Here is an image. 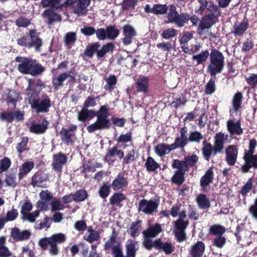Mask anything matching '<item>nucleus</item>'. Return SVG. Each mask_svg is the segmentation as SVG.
<instances>
[{"instance_id": "nucleus-31", "label": "nucleus", "mask_w": 257, "mask_h": 257, "mask_svg": "<svg viewBox=\"0 0 257 257\" xmlns=\"http://www.w3.org/2000/svg\"><path fill=\"white\" fill-rule=\"evenodd\" d=\"M34 167V163L33 161H27L23 163L19 169L18 178L21 180L25 176L30 172Z\"/></svg>"}, {"instance_id": "nucleus-49", "label": "nucleus", "mask_w": 257, "mask_h": 257, "mask_svg": "<svg viewBox=\"0 0 257 257\" xmlns=\"http://www.w3.org/2000/svg\"><path fill=\"white\" fill-rule=\"evenodd\" d=\"M88 194L85 190L80 189L72 195V199L75 202H82L88 197Z\"/></svg>"}, {"instance_id": "nucleus-43", "label": "nucleus", "mask_w": 257, "mask_h": 257, "mask_svg": "<svg viewBox=\"0 0 257 257\" xmlns=\"http://www.w3.org/2000/svg\"><path fill=\"white\" fill-rule=\"evenodd\" d=\"M5 182L9 186L14 188L17 186L16 170L13 169L6 174Z\"/></svg>"}, {"instance_id": "nucleus-24", "label": "nucleus", "mask_w": 257, "mask_h": 257, "mask_svg": "<svg viewBox=\"0 0 257 257\" xmlns=\"http://www.w3.org/2000/svg\"><path fill=\"white\" fill-rule=\"evenodd\" d=\"M155 245L156 249L163 251L166 254H170L174 251V246L171 242H164L161 238H158Z\"/></svg>"}, {"instance_id": "nucleus-4", "label": "nucleus", "mask_w": 257, "mask_h": 257, "mask_svg": "<svg viewBox=\"0 0 257 257\" xmlns=\"http://www.w3.org/2000/svg\"><path fill=\"white\" fill-rule=\"evenodd\" d=\"M66 240V237L63 233H57L50 237H44L40 239L38 244L42 250L48 249L49 253L51 255L56 256L59 253L58 244L63 243Z\"/></svg>"}, {"instance_id": "nucleus-14", "label": "nucleus", "mask_w": 257, "mask_h": 257, "mask_svg": "<svg viewBox=\"0 0 257 257\" xmlns=\"http://www.w3.org/2000/svg\"><path fill=\"white\" fill-rule=\"evenodd\" d=\"M225 139L223 134L218 133L216 134L214 146L210 144V157L212 155L215 156L218 153H222Z\"/></svg>"}, {"instance_id": "nucleus-51", "label": "nucleus", "mask_w": 257, "mask_h": 257, "mask_svg": "<svg viewBox=\"0 0 257 257\" xmlns=\"http://www.w3.org/2000/svg\"><path fill=\"white\" fill-rule=\"evenodd\" d=\"M196 202L200 208L205 209L209 207V200L203 194H200L196 198Z\"/></svg>"}, {"instance_id": "nucleus-58", "label": "nucleus", "mask_w": 257, "mask_h": 257, "mask_svg": "<svg viewBox=\"0 0 257 257\" xmlns=\"http://www.w3.org/2000/svg\"><path fill=\"white\" fill-rule=\"evenodd\" d=\"M110 187V185H108L106 183H103L98 190L99 196L103 199H105L107 197L111 191Z\"/></svg>"}, {"instance_id": "nucleus-16", "label": "nucleus", "mask_w": 257, "mask_h": 257, "mask_svg": "<svg viewBox=\"0 0 257 257\" xmlns=\"http://www.w3.org/2000/svg\"><path fill=\"white\" fill-rule=\"evenodd\" d=\"M225 159L227 164L232 166L235 165L238 157V148L235 145H229L225 150Z\"/></svg>"}, {"instance_id": "nucleus-61", "label": "nucleus", "mask_w": 257, "mask_h": 257, "mask_svg": "<svg viewBox=\"0 0 257 257\" xmlns=\"http://www.w3.org/2000/svg\"><path fill=\"white\" fill-rule=\"evenodd\" d=\"M12 162L10 158L5 157L0 161V173L7 171L10 167Z\"/></svg>"}, {"instance_id": "nucleus-45", "label": "nucleus", "mask_w": 257, "mask_h": 257, "mask_svg": "<svg viewBox=\"0 0 257 257\" xmlns=\"http://www.w3.org/2000/svg\"><path fill=\"white\" fill-rule=\"evenodd\" d=\"M117 237V233L115 229L113 228L111 234L108 239L105 242L104 245V249L105 250L112 249V248L114 246L113 245L116 242Z\"/></svg>"}, {"instance_id": "nucleus-32", "label": "nucleus", "mask_w": 257, "mask_h": 257, "mask_svg": "<svg viewBox=\"0 0 257 257\" xmlns=\"http://www.w3.org/2000/svg\"><path fill=\"white\" fill-rule=\"evenodd\" d=\"M54 10H46L43 13L44 17L48 18L47 23L52 24L55 21L60 22L62 20L61 16L55 12Z\"/></svg>"}, {"instance_id": "nucleus-22", "label": "nucleus", "mask_w": 257, "mask_h": 257, "mask_svg": "<svg viewBox=\"0 0 257 257\" xmlns=\"http://www.w3.org/2000/svg\"><path fill=\"white\" fill-rule=\"evenodd\" d=\"M125 247L126 254L124 257H136L139 250V243L137 241L128 239Z\"/></svg>"}, {"instance_id": "nucleus-20", "label": "nucleus", "mask_w": 257, "mask_h": 257, "mask_svg": "<svg viewBox=\"0 0 257 257\" xmlns=\"http://www.w3.org/2000/svg\"><path fill=\"white\" fill-rule=\"evenodd\" d=\"M49 124V121L44 118L42 119V123L40 124L35 122L32 123L29 127V131L31 133L36 135L43 134L46 133L48 128Z\"/></svg>"}, {"instance_id": "nucleus-7", "label": "nucleus", "mask_w": 257, "mask_h": 257, "mask_svg": "<svg viewBox=\"0 0 257 257\" xmlns=\"http://www.w3.org/2000/svg\"><path fill=\"white\" fill-rule=\"evenodd\" d=\"M224 67V57L218 50L213 49L210 53V74L215 77L217 74L221 73Z\"/></svg>"}, {"instance_id": "nucleus-28", "label": "nucleus", "mask_w": 257, "mask_h": 257, "mask_svg": "<svg viewBox=\"0 0 257 257\" xmlns=\"http://www.w3.org/2000/svg\"><path fill=\"white\" fill-rule=\"evenodd\" d=\"M162 231L163 229L161 224L157 223L154 225L149 226L147 229L144 230L143 235V236H146L151 238H155Z\"/></svg>"}, {"instance_id": "nucleus-62", "label": "nucleus", "mask_w": 257, "mask_h": 257, "mask_svg": "<svg viewBox=\"0 0 257 257\" xmlns=\"http://www.w3.org/2000/svg\"><path fill=\"white\" fill-rule=\"evenodd\" d=\"M42 44V40L40 38H36L29 42L28 48L34 47L36 51L40 52Z\"/></svg>"}, {"instance_id": "nucleus-44", "label": "nucleus", "mask_w": 257, "mask_h": 257, "mask_svg": "<svg viewBox=\"0 0 257 257\" xmlns=\"http://www.w3.org/2000/svg\"><path fill=\"white\" fill-rule=\"evenodd\" d=\"M172 166L174 169H177L176 172L185 173L189 171L184 160H174Z\"/></svg>"}, {"instance_id": "nucleus-27", "label": "nucleus", "mask_w": 257, "mask_h": 257, "mask_svg": "<svg viewBox=\"0 0 257 257\" xmlns=\"http://www.w3.org/2000/svg\"><path fill=\"white\" fill-rule=\"evenodd\" d=\"M48 179V176L46 174L38 172L32 177L31 184L33 187H43L41 184Z\"/></svg>"}, {"instance_id": "nucleus-30", "label": "nucleus", "mask_w": 257, "mask_h": 257, "mask_svg": "<svg viewBox=\"0 0 257 257\" xmlns=\"http://www.w3.org/2000/svg\"><path fill=\"white\" fill-rule=\"evenodd\" d=\"M173 146V144L171 145L160 144L155 147V152L157 155L162 157L168 154L170 151L177 149V148L172 147Z\"/></svg>"}, {"instance_id": "nucleus-63", "label": "nucleus", "mask_w": 257, "mask_h": 257, "mask_svg": "<svg viewBox=\"0 0 257 257\" xmlns=\"http://www.w3.org/2000/svg\"><path fill=\"white\" fill-rule=\"evenodd\" d=\"M188 225L189 221H184L183 219H178L175 221V231H185Z\"/></svg>"}, {"instance_id": "nucleus-48", "label": "nucleus", "mask_w": 257, "mask_h": 257, "mask_svg": "<svg viewBox=\"0 0 257 257\" xmlns=\"http://www.w3.org/2000/svg\"><path fill=\"white\" fill-rule=\"evenodd\" d=\"M226 238L223 235L216 236L211 239L212 245L218 248H222L226 244Z\"/></svg>"}, {"instance_id": "nucleus-35", "label": "nucleus", "mask_w": 257, "mask_h": 257, "mask_svg": "<svg viewBox=\"0 0 257 257\" xmlns=\"http://www.w3.org/2000/svg\"><path fill=\"white\" fill-rule=\"evenodd\" d=\"M137 91L147 93L148 92L149 79L146 77H142L138 79L136 83Z\"/></svg>"}, {"instance_id": "nucleus-40", "label": "nucleus", "mask_w": 257, "mask_h": 257, "mask_svg": "<svg viewBox=\"0 0 257 257\" xmlns=\"http://www.w3.org/2000/svg\"><path fill=\"white\" fill-rule=\"evenodd\" d=\"M114 48V45L112 42L107 43L103 45L97 52V58L101 59L104 57L106 53L112 52Z\"/></svg>"}, {"instance_id": "nucleus-34", "label": "nucleus", "mask_w": 257, "mask_h": 257, "mask_svg": "<svg viewBox=\"0 0 257 257\" xmlns=\"http://www.w3.org/2000/svg\"><path fill=\"white\" fill-rule=\"evenodd\" d=\"M147 171L149 172H157L158 169H160V165L152 157L147 158L144 165Z\"/></svg>"}, {"instance_id": "nucleus-10", "label": "nucleus", "mask_w": 257, "mask_h": 257, "mask_svg": "<svg viewBox=\"0 0 257 257\" xmlns=\"http://www.w3.org/2000/svg\"><path fill=\"white\" fill-rule=\"evenodd\" d=\"M254 154L245 153L243 154L242 158L244 163L239 169L242 173H247L251 168L257 169V155Z\"/></svg>"}, {"instance_id": "nucleus-60", "label": "nucleus", "mask_w": 257, "mask_h": 257, "mask_svg": "<svg viewBox=\"0 0 257 257\" xmlns=\"http://www.w3.org/2000/svg\"><path fill=\"white\" fill-rule=\"evenodd\" d=\"M80 172L81 174H86L89 172H95L94 167L93 165L90 163V162H84L82 165L80 167Z\"/></svg>"}, {"instance_id": "nucleus-19", "label": "nucleus", "mask_w": 257, "mask_h": 257, "mask_svg": "<svg viewBox=\"0 0 257 257\" xmlns=\"http://www.w3.org/2000/svg\"><path fill=\"white\" fill-rule=\"evenodd\" d=\"M249 23L246 17L241 22L236 21L233 25V30L231 33L233 34L235 37L242 36L248 29Z\"/></svg>"}, {"instance_id": "nucleus-5", "label": "nucleus", "mask_w": 257, "mask_h": 257, "mask_svg": "<svg viewBox=\"0 0 257 257\" xmlns=\"http://www.w3.org/2000/svg\"><path fill=\"white\" fill-rule=\"evenodd\" d=\"M109 110L108 104H104L100 107L95 115L97 117L96 120L86 127L89 133H92L96 131L108 130L110 128L111 123L108 118Z\"/></svg>"}, {"instance_id": "nucleus-12", "label": "nucleus", "mask_w": 257, "mask_h": 257, "mask_svg": "<svg viewBox=\"0 0 257 257\" xmlns=\"http://www.w3.org/2000/svg\"><path fill=\"white\" fill-rule=\"evenodd\" d=\"M128 185L127 178L125 177L122 173H119L110 184V186L113 190L121 192L126 190Z\"/></svg>"}, {"instance_id": "nucleus-47", "label": "nucleus", "mask_w": 257, "mask_h": 257, "mask_svg": "<svg viewBox=\"0 0 257 257\" xmlns=\"http://www.w3.org/2000/svg\"><path fill=\"white\" fill-rule=\"evenodd\" d=\"M106 31L107 39L110 40H114L119 34V30L114 25L107 26Z\"/></svg>"}, {"instance_id": "nucleus-53", "label": "nucleus", "mask_w": 257, "mask_h": 257, "mask_svg": "<svg viewBox=\"0 0 257 257\" xmlns=\"http://www.w3.org/2000/svg\"><path fill=\"white\" fill-rule=\"evenodd\" d=\"M242 98V94L240 92H236L234 95L232 100V105L233 107V109L235 111H237L239 110V109L241 107V104Z\"/></svg>"}, {"instance_id": "nucleus-46", "label": "nucleus", "mask_w": 257, "mask_h": 257, "mask_svg": "<svg viewBox=\"0 0 257 257\" xmlns=\"http://www.w3.org/2000/svg\"><path fill=\"white\" fill-rule=\"evenodd\" d=\"M141 222L140 220L132 222L129 230H127L132 236L135 237L139 235L140 231L141 228Z\"/></svg>"}, {"instance_id": "nucleus-55", "label": "nucleus", "mask_w": 257, "mask_h": 257, "mask_svg": "<svg viewBox=\"0 0 257 257\" xmlns=\"http://www.w3.org/2000/svg\"><path fill=\"white\" fill-rule=\"evenodd\" d=\"M185 173L175 172L174 175L171 178V181L173 183L180 186L185 181Z\"/></svg>"}, {"instance_id": "nucleus-41", "label": "nucleus", "mask_w": 257, "mask_h": 257, "mask_svg": "<svg viewBox=\"0 0 257 257\" xmlns=\"http://www.w3.org/2000/svg\"><path fill=\"white\" fill-rule=\"evenodd\" d=\"M226 229L220 224L215 223L210 226V235L212 236L223 235Z\"/></svg>"}, {"instance_id": "nucleus-26", "label": "nucleus", "mask_w": 257, "mask_h": 257, "mask_svg": "<svg viewBox=\"0 0 257 257\" xmlns=\"http://www.w3.org/2000/svg\"><path fill=\"white\" fill-rule=\"evenodd\" d=\"M227 128L231 136L237 135H241L243 133V130L241 127V122L238 120L234 122L232 120L227 121Z\"/></svg>"}, {"instance_id": "nucleus-8", "label": "nucleus", "mask_w": 257, "mask_h": 257, "mask_svg": "<svg viewBox=\"0 0 257 257\" xmlns=\"http://www.w3.org/2000/svg\"><path fill=\"white\" fill-rule=\"evenodd\" d=\"M159 204V197L155 199L154 200L152 199L148 200L144 199L139 202L138 209L139 212H142L145 214L152 215L157 212Z\"/></svg>"}, {"instance_id": "nucleus-52", "label": "nucleus", "mask_w": 257, "mask_h": 257, "mask_svg": "<svg viewBox=\"0 0 257 257\" xmlns=\"http://www.w3.org/2000/svg\"><path fill=\"white\" fill-rule=\"evenodd\" d=\"M117 81V78L115 75H109L108 78L106 79L107 84L104 85V89L111 91L115 87Z\"/></svg>"}, {"instance_id": "nucleus-57", "label": "nucleus", "mask_w": 257, "mask_h": 257, "mask_svg": "<svg viewBox=\"0 0 257 257\" xmlns=\"http://www.w3.org/2000/svg\"><path fill=\"white\" fill-rule=\"evenodd\" d=\"M168 9L169 8L166 4H155L153 6L154 14L156 15H163L166 14Z\"/></svg>"}, {"instance_id": "nucleus-21", "label": "nucleus", "mask_w": 257, "mask_h": 257, "mask_svg": "<svg viewBox=\"0 0 257 257\" xmlns=\"http://www.w3.org/2000/svg\"><path fill=\"white\" fill-rule=\"evenodd\" d=\"M100 44L98 42L89 43L86 47L81 56L84 59L87 60V58H92L95 53L97 56V52L99 51Z\"/></svg>"}, {"instance_id": "nucleus-29", "label": "nucleus", "mask_w": 257, "mask_h": 257, "mask_svg": "<svg viewBox=\"0 0 257 257\" xmlns=\"http://www.w3.org/2000/svg\"><path fill=\"white\" fill-rule=\"evenodd\" d=\"M205 245L201 241H198L191 247L189 251L190 254L192 257H201L205 250Z\"/></svg>"}, {"instance_id": "nucleus-2", "label": "nucleus", "mask_w": 257, "mask_h": 257, "mask_svg": "<svg viewBox=\"0 0 257 257\" xmlns=\"http://www.w3.org/2000/svg\"><path fill=\"white\" fill-rule=\"evenodd\" d=\"M30 88L31 83L29 82L26 90L29 91L27 94L28 100L31 109L37 114L48 113L52 106V101L49 96L45 93L39 97V93L36 90L31 89Z\"/></svg>"}, {"instance_id": "nucleus-25", "label": "nucleus", "mask_w": 257, "mask_h": 257, "mask_svg": "<svg viewBox=\"0 0 257 257\" xmlns=\"http://www.w3.org/2000/svg\"><path fill=\"white\" fill-rule=\"evenodd\" d=\"M96 113L97 111L83 107L82 109L78 112L77 118L80 121L85 122L92 119L95 116Z\"/></svg>"}, {"instance_id": "nucleus-18", "label": "nucleus", "mask_w": 257, "mask_h": 257, "mask_svg": "<svg viewBox=\"0 0 257 257\" xmlns=\"http://www.w3.org/2000/svg\"><path fill=\"white\" fill-rule=\"evenodd\" d=\"M188 128L187 126H184L181 128L180 131V136L177 137L175 142L173 143L174 148H183L188 143V137H187Z\"/></svg>"}, {"instance_id": "nucleus-36", "label": "nucleus", "mask_w": 257, "mask_h": 257, "mask_svg": "<svg viewBox=\"0 0 257 257\" xmlns=\"http://www.w3.org/2000/svg\"><path fill=\"white\" fill-rule=\"evenodd\" d=\"M189 21L192 23L193 26H196L201 20L195 15L190 16L189 14L185 12L179 28H183L188 24Z\"/></svg>"}, {"instance_id": "nucleus-1", "label": "nucleus", "mask_w": 257, "mask_h": 257, "mask_svg": "<svg viewBox=\"0 0 257 257\" xmlns=\"http://www.w3.org/2000/svg\"><path fill=\"white\" fill-rule=\"evenodd\" d=\"M91 0H41L40 4L43 8H50V10L62 11L64 7L72 6L77 3L74 9V13L78 16H85L87 12L86 9L90 5Z\"/></svg>"}, {"instance_id": "nucleus-9", "label": "nucleus", "mask_w": 257, "mask_h": 257, "mask_svg": "<svg viewBox=\"0 0 257 257\" xmlns=\"http://www.w3.org/2000/svg\"><path fill=\"white\" fill-rule=\"evenodd\" d=\"M77 130V126L74 124H70L68 128L62 127L59 132L62 141L67 145L73 144Z\"/></svg>"}, {"instance_id": "nucleus-64", "label": "nucleus", "mask_w": 257, "mask_h": 257, "mask_svg": "<svg viewBox=\"0 0 257 257\" xmlns=\"http://www.w3.org/2000/svg\"><path fill=\"white\" fill-rule=\"evenodd\" d=\"M30 24V20L23 16L20 17L15 21V24L18 27L26 28Z\"/></svg>"}, {"instance_id": "nucleus-37", "label": "nucleus", "mask_w": 257, "mask_h": 257, "mask_svg": "<svg viewBox=\"0 0 257 257\" xmlns=\"http://www.w3.org/2000/svg\"><path fill=\"white\" fill-rule=\"evenodd\" d=\"M221 14L220 10L213 4L210 5V28L218 21Z\"/></svg>"}, {"instance_id": "nucleus-38", "label": "nucleus", "mask_w": 257, "mask_h": 257, "mask_svg": "<svg viewBox=\"0 0 257 257\" xmlns=\"http://www.w3.org/2000/svg\"><path fill=\"white\" fill-rule=\"evenodd\" d=\"M126 199L125 195L121 192H115L109 198V203L112 206L120 207V203Z\"/></svg>"}, {"instance_id": "nucleus-42", "label": "nucleus", "mask_w": 257, "mask_h": 257, "mask_svg": "<svg viewBox=\"0 0 257 257\" xmlns=\"http://www.w3.org/2000/svg\"><path fill=\"white\" fill-rule=\"evenodd\" d=\"M20 94L15 90H11L7 94L6 101L7 104H11L14 107L16 106L19 101Z\"/></svg>"}, {"instance_id": "nucleus-59", "label": "nucleus", "mask_w": 257, "mask_h": 257, "mask_svg": "<svg viewBox=\"0 0 257 257\" xmlns=\"http://www.w3.org/2000/svg\"><path fill=\"white\" fill-rule=\"evenodd\" d=\"M253 187L252 178H249L245 184L242 186L241 189L239 191V193L244 196V198L247 194L249 192Z\"/></svg>"}, {"instance_id": "nucleus-56", "label": "nucleus", "mask_w": 257, "mask_h": 257, "mask_svg": "<svg viewBox=\"0 0 257 257\" xmlns=\"http://www.w3.org/2000/svg\"><path fill=\"white\" fill-rule=\"evenodd\" d=\"M143 236L144 240L142 242V244L144 248L148 250H151L153 248H155L156 249V246L155 243L157 242V239L153 241L151 239L152 238L150 237H147L146 236Z\"/></svg>"}, {"instance_id": "nucleus-33", "label": "nucleus", "mask_w": 257, "mask_h": 257, "mask_svg": "<svg viewBox=\"0 0 257 257\" xmlns=\"http://www.w3.org/2000/svg\"><path fill=\"white\" fill-rule=\"evenodd\" d=\"M67 72L60 73L52 78V83L54 90H57L64 85V82L68 78Z\"/></svg>"}, {"instance_id": "nucleus-15", "label": "nucleus", "mask_w": 257, "mask_h": 257, "mask_svg": "<svg viewBox=\"0 0 257 257\" xmlns=\"http://www.w3.org/2000/svg\"><path fill=\"white\" fill-rule=\"evenodd\" d=\"M185 13H179L175 5H170L169 13L167 15L168 22L174 24L177 27L179 28Z\"/></svg>"}, {"instance_id": "nucleus-11", "label": "nucleus", "mask_w": 257, "mask_h": 257, "mask_svg": "<svg viewBox=\"0 0 257 257\" xmlns=\"http://www.w3.org/2000/svg\"><path fill=\"white\" fill-rule=\"evenodd\" d=\"M1 119L8 123H12L14 120L17 121H22L24 119V112L20 109L13 111H5L1 113Z\"/></svg>"}, {"instance_id": "nucleus-54", "label": "nucleus", "mask_w": 257, "mask_h": 257, "mask_svg": "<svg viewBox=\"0 0 257 257\" xmlns=\"http://www.w3.org/2000/svg\"><path fill=\"white\" fill-rule=\"evenodd\" d=\"M198 161V157L195 154L188 155L184 158V161L188 169L195 167Z\"/></svg>"}, {"instance_id": "nucleus-17", "label": "nucleus", "mask_w": 257, "mask_h": 257, "mask_svg": "<svg viewBox=\"0 0 257 257\" xmlns=\"http://www.w3.org/2000/svg\"><path fill=\"white\" fill-rule=\"evenodd\" d=\"M122 32L124 37L122 38V42L125 46L130 45L133 42V38L137 35L133 27L128 24L122 27Z\"/></svg>"}, {"instance_id": "nucleus-50", "label": "nucleus", "mask_w": 257, "mask_h": 257, "mask_svg": "<svg viewBox=\"0 0 257 257\" xmlns=\"http://www.w3.org/2000/svg\"><path fill=\"white\" fill-rule=\"evenodd\" d=\"M178 32V31L175 28H168L163 31L161 37L166 40L171 39L177 36Z\"/></svg>"}, {"instance_id": "nucleus-13", "label": "nucleus", "mask_w": 257, "mask_h": 257, "mask_svg": "<svg viewBox=\"0 0 257 257\" xmlns=\"http://www.w3.org/2000/svg\"><path fill=\"white\" fill-rule=\"evenodd\" d=\"M67 162L66 156L59 152L53 155L52 169L60 175L61 174L63 166Z\"/></svg>"}, {"instance_id": "nucleus-23", "label": "nucleus", "mask_w": 257, "mask_h": 257, "mask_svg": "<svg viewBox=\"0 0 257 257\" xmlns=\"http://www.w3.org/2000/svg\"><path fill=\"white\" fill-rule=\"evenodd\" d=\"M11 235L12 237L17 241H23L28 239L31 235V232L27 230L21 231L19 228L14 227L12 229Z\"/></svg>"}, {"instance_id": "nucleus-39", "label": "nucleus", "mask_w": 257, "mask_h": 257, "mask_svg": "<svg viewBox=\"0 0 257 257\" xmlns=\"http://www.w3.org/2000/svg\"><path fill=\"white\" fill-rule=\"evenodd\" d=\"M209 29V14L205 15L203 17L199 22L197 33L199 35L204 34Z\"/></svg>"}, {"instance_id": "nucleus-3", "label": "nucleus", "mask_w": 257, "mask_h": 257, "mask_svg": "<svg viewBox=\"0 0 257 257\" xmlns=\"http://www.w3.org/2000/svg\"><path fill=\"white\" fill-rule=\"evenodd\" d=\"M15 61L19 63L18 70L24 74H29L33 76L41 75L46 68L35 59L30 57L17 56Z\"/></svg>"}, {"instance_id": "nucleus-6", "label": "nucleus", "mask_w": 257, "mask_h": 257, "mask_svg": "<svg viewBox=\"0 0 257 257\" xmlns=\"http://www.w3.org/2000/svg\"><path fill=\"white\" fill-rule=\"evenodd\" d=\"M135 154L136 151L133 149L128 151L124 157V152L122 150L118 149L117 146L115 145L107 150L106 155L104 158V161L108 162L107 159H110L111 158L117 156L120 160L123 159L122 164L124 166L130 164L132 162H134L136 160L137 157Z\"/></svg>"}]
</instances>
